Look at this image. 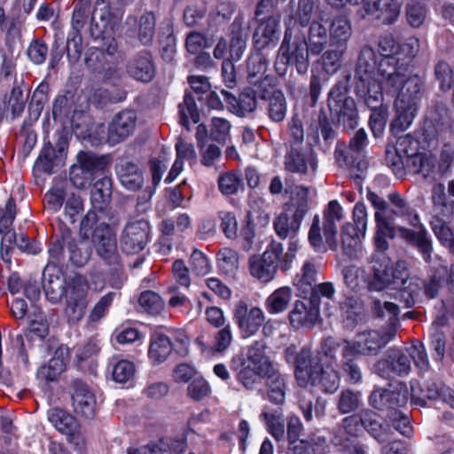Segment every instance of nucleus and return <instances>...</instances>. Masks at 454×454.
<instances>
[{
	"label": "nucleus",
	"instance_id": "obj_1",
	"mask_svg": "<svg viewBox=\"0 0 454 454\" xmlns=\"http://www.w3.org/2000/svg\"><path fill=\"white\" fill-rule=\"evenodd\" d=\"M407 64L395 57H380L369 45L360 50L355 68V93L357 98L375 107L381 92L397 89L405 81Z\"/></svg>",
	"mask_w": 454,
	"mask_h": 454
},
{
	"label": "nucleus",
	"instance_id": "obj_2",
	"mask_svg": "<svg viewBox=\"0 0 454 454\" xmlns=\"http://www.w3.org/2000/svg\"><path fill=\"white\" fill-rule=\"evenodd\" d=\"M123 8L107 0H97L90 23V33L95 41L99 42V46L93 50L90 56L85 59L89 68L97 69L98 67L92 63L93 58L98 59L104 52L114 55L118 51V43L115 34L120 28L123 17Z\"/></svg>",
	"mask_w": 454,
	"mask_h": 454
},
{
	"label": "nucleus",
	"instance_id": "obj_3",
	"mask_svg": "<svg viewBox=\"0 0 454 454\" xmlns=\"http://www.w3.org/2000/svg\"><path fill=\"white\" fill-rule=\"evenodd\" d=\"M287 359L295 362V378L301 387L310 384L325 393L333 394L340 386L338 372L332 366L323 368L317 358L312 357L309 348H302L295 356L294 348H286Z\"/></svg>",
	"mask_w": 454,
	"mask_h": 454
},
{
	"label": "nucleus",
	"instance_id": "obj_4",
	"mask_svg": "<svg viewBox=\"0 0 454 454\" xmlns=\"http://www.w3.org/2000/svg\"><path fill=\"white\" fill-rule=\"evenodd\" d=\"M425 79L414 76L397 84V89H390L387 94L395 97V118L391 122V131L397 135L410 128L418 113L419 103L423 93Z\"/></svg>",
	"mask_w": 454,
	"mask_h": 454
},
{
	"label": "nucleus",
	"instance_id": "obj_5",
	"mask_svg": "<svg viewBox=\"0 0 454 454\" xmlns=\"http://www.w3.org/2000/svg\"><path fill=\"white\" fill-rule=\"evenodd\" d=\"M286 25L283 41L278 48L275 69L279 75H285L288 66L295 67L300 74H305L309 67L305 31L294 22Z\"/></svg>",
	"mask_w": 454,
	"mask_h": 454
},
{
	"label": "nucleus",
	"instance_id": "obj_6",
	"mask_svg": "<svg viewBox=\"0 0 454 454\" xmlns=\"http://www.w3.org/2000/svg\"><path fill=\"white\" fill-rule=\"evenodd\" d=\"M367 273L369 291L398 290L399 295L409 277L404 262H399L394 267L390 259L381 252L372 254L367 266Z\"/></svg>",
	"mask_w": 454,
	"mask_h": 454
},
{
	"label": "nucleus",
	"instance_id": "obj_7",
	"mask_svg": "<svg viewBox=\"0 0 454 454\" xmlns=\"http://www.w3.org/2000/svg\"><path fill=\"white\" fill-rule=\"evenodd\" d=\"M350 74L342 76L328 93L327 105L333 119L344 129H354L358 125V113L353 98L348 96Z\"/></svg>",
	"mask_w": 454,
	"mask_h": 454
},
{
	"label": "nucleus",
	"instance_id": "obj_8",
	"mask_svg": "<svg viewBox=\"0 0 454 454\" xmlns=\"http://www.w3.org/2000/svg\"><path fill=\"white\" fill-rule=\"evenodd\" d=\"M367 143V134L364 129H358L350 139L348 146L336 147L334 156L338 164L349 169V176L355 180H362L368 168V162L362 154Z\"/></svg>",
	"mask_w": 454,
	"mask_h": 454
},
{
	"label": "nucleus",
	"instance_id": "obj_9",
	"mask_svg": "<svg viewBox=\"0 0 454 454\" xmlns=\"http://www.w3.org/2000/svg\"><path fill=\"white\" fill-rule=\"evenodd\" d=\"M439 401L454 408V390L442 381L433 379L411 384V402L412 404L425 407L429 402Z\"/></svg>",
	"mask_w": 454,
	"mask_h": 454
},
{
	"label": "nucleus",
	"instance_id": "obj_10",
	"mask_svg": "<svg viewBox=\"0 0 454 454\" xmlns=\"http://www.w3.org/2000/svg\"><path fill=\"white\" fill-rule=\"evenodd\" d=\"M354 224L346 223L341 231V245L343 253L349 258L356 256L360 238L365 236L367 230V209L364 202L356 203L353 209Z\"/></svg>",
	"mask_w": 454,
	"mask_h": 454
},
{
	"label": "nucleus",
	"instance_id": "obj_11",
	"mask_svg": "<svg viewBox=\"0 0 454 454\" xmlns=\"http://www.w3.org/2000/svg\"><path fill=\"white\" fill-rule=\"evenodd\" d=\"M284 251L283 244L272 240L262 255H254L249 261L251 275L262 283L270 282L279 267L278 258Z\"/></svg>",
	"mask_w": 454,
	"mask_h": 454
},
{
	"label": "nucleus",
	"instance_id": "obj_12",
	"mask_svg": "<svg viewBox=\"0 0 454 454\" xmlns=\"http://www.w3.org/2000/svg\"><path fill=\"white\" fill-rule=\"evenodd\" d=\"M373 372L381 379L391 380L396 377H406L411 371V359L398 348H390L383 358L373 364Z\"/></svg>",
	"mask_w": 454,
	"mask_h": 454
},
{
	"label": "nucleus",
	"instance_id": "obj_13",
	"mask_svg": "<svg viewBox=\"0 0 454 454\" xmlns=\"http://www.w3.org/2000/svg\"><path fill=\"white\" fill-rule=\"evenodd\" d=\"M359 424L380 443L387 442L391 439L390 426L383 425L381 418L371 410L363 411L360 418L349 416L342 420V427L349 434H355L356 432V429L353 430L351 427H356Z\"/></svg>",
	"mask_w": 454,
	"mask_h": 454
},
{
	"label": "nucleus",
	"instance_id": "obj_14",
	"mask_svg": "<svg viewBox=\"0 0 454 454\" xmlns=\"http://www.w3.org/2000/svg\"><path fill=\"white\" fill-rule=\"evenodd\" d=\"M441 287V278L434 275L427 282L417 277H408L404 287L401 288L400 301L411 308L422 301V297L434 299Z\"/></svg>",
	"mask_w": 454,
	"mask_h": 454
},
{
	"label": "nucleus",
	"instance_id": "obj_15",
	"mask_svg": "<svg viewBox=\"0 0 454 454\" xmlns=\"http://www.w3.org/2000/svg\"><path fill=\"white\" fill-rule=\"evenodd\" d=\"M92 243L98 255L109 265H118L120 255L117 251L114 230L106 223L98 224L92 233Z\"/></svg>",
	"mask_w": 454,
	"mask_h": 454
},
{
	"label": "nucleus",
	"instance_id": "obj_16",
	"mask_svg": "<svg viewBox=\"0 0 454 454\" xmlns=\"http://www.w3.org/2000/svg\"><path fill=\"white\" fill-rule=\"evenodd\" d=\"M150 234V223L145 220H136L125 224L121 234V246L128 254H137L145 249Z\"/></svg>",
	"mask_w": 454,
	"mask_h": 454
},
{
	"label": "nucleus",
	"instance_id": "obj_17",
	"mask_svg": "<svg viewBox=\"0 0 454 454\" xmlns=\"http://www.w3.org/2000/svg\"><path fill=\"white\" fill-rule=\"evenodd\" d=\"M391 331L366 330L357 334L350 347L358 356H376L394 338Z\"/></svg>",
	"mask_w": 454,
	"mask_h": 454
},
{
	"label": "nucleus",
	"instance_id": "obj_18",
	"mask_svg": "<svg viewBox=\"0 0 454 454\" xmlns=\"http://www.w3.org/2000/svg\"><path fill=\"white\" fill-rule=\"evenodd\" d=\"M233 319L240 329L243 338L255 334L265 320L264 313L259 307H248L239 301L233 312Z\"/></svg>",
	"mask_w": 454,
	"mask_h": 454
},
{
	"label": "nucleus",
	"instance_id": "obj_19",
	"mask_svg": "<svg viewBox=\"0 0 454 454\" xmlns=\"http://www.w3.org/2000/svg\"><path fill=\"white\" fill-rule=\"evenodd\" d=\"M409 398L406 386L400 385L394 390L375 387L370 396L369 403L377 410H389V412L404 406Z\"/></svg>",
	"mask_w": 454,
	"mask_h": 454
},
{
	"label": "nucleus",
	"instance_id": "obj_20",
	"mask_svg": "<svg viewBox=\"0 0 454 454\" xmlns=\"http://www.w3.org/2000/svg\"><path fill=\"white\" fill-rule=\"evenodd\" d=\"M72 406L74 413L91 419L96 413V396L90 387L82 380H75L72 383Z\"/></svg>",
	"mask_w": 454,
	"mask_h": 454
},
{
	"label": "nucleus",
	"instance_id": "obj_21",
	"mask_svg": "<svg viewBox=\"0 0 454 454\" xmlns=\"http://www.w3.org/2000/svg\"><path fill=\"white\" fill-rule=\"evenodd\" d=\"M137 115L133 110H124L118 113L108 127V142L116 145L130 136L137 124Z\"/></svg>",
	"mask_w": 454,
	"mask_h": 454
},
{
	"label": "nucleus",
	"instance_id": "obj_22",
	"mask_svg": "<svg viewBox=\"0 0 454 454\" xmlns=\"http://www.w3.org/2000/svg\"><path fill=\"white\" fill-rule=\"evenodd\" d=\"M413 227L415 230L400 227L399 233L405 241L418 249L426 262H430L433 254L431 236L424 224L420 223V219L419 224Z\"/></svg>",
	"mask_w": 454,
	"mask_h": 454
},
{
	"label": "nucleus",
	"instance_id": "obj_23",
	"mask_svg": "<svg viewBox=\"0 0 454 454\" xmlns=\"http://www.w3.org/2000/svg\"><path fill=\"white\" fill-rule=\"evenodd\" d=\"M302 210H298V213H296L292 208L286 207L278 214L273 220V229L276 235L281 239L296 238L305 217L302 215Z\"/></svg>",
	"mask_w": 454,
	"mask_h": 454
},
{
	"label": "nucleus",
	"instance_id": "obj_24",
	"mask_svg": "<svg viewBox=\"0 0 454 454\" xmlns=\"http://www.w3.org/2000/svg\"><path fill=\"white\" fill-rule=\"evenodd\" d=\"M279 40V20L274 16L260 19L253 35V44L257 51L276 46Z\"/></svg>",
	"mask_w": 454,
	"mask_h": 454
},
{
	"label": "nucleus",
	"instance_id": "obj_25",
	"mask_svg": "<svg viewBox=\"0 0 454 454\" xmlns=\"http://www.w3.org/2000/svg\"><path fill=\"white\" fill-rule=\"evenodd\" d=\"M406 168L414 174L420 175L425 180L434 182L440 179L437 158L431 153H419L406 160Z\"/></svg>",
	"mask_w": 454,
	"mask_h": 454
},
{
	"label": "nucleus",
	"instance_id": "obj_26",
	"mask_svg": "<svg viewBox=\"0 0 454 454\" xmlns=\"http://www.w3.org/2000/svg\"><path fill=\"white\" fill-rule=\"evenodd\" d=\"M318 317L317 303H314L310 300L308 301H296L289 313L290 325L295 329L312 328Z\"/></svg>",
	"mask_w": 454,
	"mask_h": 454
},
{
	"label": "nucleus",
	"instance_id": "obj_27",
	"mask_svg": "<svg viewBox=\"0 0 454 454\" xmlns=\"http://www.w3.org/2000/svg\"><path fill=\"white\" fill-rule=\"evenodd\" d=\"M231 42L229 43V62L238 61L243 56L248 38V25L243 14H239L231 26Z\"/></svg>",
	"mask_w": 454,
	"mask_h": 454
},
{
	"label": "nucleus",
	"instance_id": "obj_28",
	"mask_svg": "<svg viewBox=\"0 0 454 454\" xmlns=\"http://www.w3.org/2000/svg\"><path fill=\"white\" fill-rule=\"evenodd\" d=\"M343 218V208L337 200H332L328 203L324 212L323 231L325 244L331 250H337V223Z\"/></svg>",
	"mask_w": 454,
	"mask_h": 454
},
{
	"label": "nucleus",
	"instance_id": "obj_29",
	"mask_svg": "<svg viewBox=\"0 0 454 454\" xmlns=\"http://www.w3.org/2000/svg\"><path fill=\"white\" fill-rule=\"evenodd\" d=\"M115 172L121 184L128 190H139L144 184L142 170L134 161L121 158L115 164Z\"/></svg>",
	"mask_w": 454,
	"mask_h": 454
},
{
	"label": "nucleus",
	"instance_id": "obj_30",
	"mask_svg": "<svg viewBox=\"0 0 454 454\" xmlns=\"http://www.w3.org/2000/svg\"><path fill=\"white\" fill-rule=\"evenodd\" d=\"M128 74L137 81L149 82L155 75V67L148 51H140L127 64Z\"/></svg>",
	"mask_w": 454,
	"mask_h": 454
},
{
	"label": "nucleus",
	"instance_id": "obj_31",
	"mask_svg": "<svg viewBox=\"0 0 454 454\" xmlns=\"http://www.w3.org/2000/svg\"><path fill=\"white\" fill-rule=\"evenodd\" d=\"M403 0H372L367 16L380 20L384 25H390L397 20Z\"/></svg>",
	"mask_w": 454,
	"mask_h": 454
},
{
	"label": "nucleus",
	"instance_id": "obj_32",
	"mask_svg": "<svg viewBox=\"0 0 454 454\" xmlns=\"http://www.w3.org/2000/svg\"><path fill=\"white\" fill-rule=\"evenodd\" d=\"M86 291L82 286H72L66 288V314L70 322L77 323L84 316L87 301Z\"/></svg>",
	"mask_w": 454,
	"mask_h": 454
},
{
	"label": "nucleus",
	"instance_id": "obj_33",
	"mask_svg": "<svg viewBox=\"0 0 454 454\" xmlns=\"http://www.w3.org/2000/svg\"><path fill=\"white\" fill-rule=\"evenodd\" d=\"M308 163L316 170V160L303 151L302 146L290 145L285 155L286 169L298 174H304L308 169Z\"/></svg>",
	"mask_w": 454,
	"mask_h": 454
},
{
	"label": "nucleus",
	"instance_id": "obj_34",
	"mask_svg": "<svg viewBox=\"0 0 454 454\" xmlns=\"http://www.w3.org/2000/svg\"><path fill=\"white\" fill-rule=\"evenodd\" d=\"M64 244L69 254L71 262L81 267L84 265L91 255V247H90L88 239L75 240L72 238L70 231L67 230L63 232Z\"/></svg>",
	"mask_w": 454,
	"mask_h": 454
},
{
	"label": "nucleus",
	"instance_id": "obj_35",
	"mask_svg": "<svg viewBox=\"0 0 454 454\" xmlns=\"http://www.w3.org/2000/svg\"><path fill=\"white\" fill-rule=\"evenodd\" d=\"M328 33L332 45L337 48H347L353 31L351 22L348 17L338 15L333 18Z\"/></svg>",
	"mask_w": 454,
	"mask_h": 454
},
{
	"label": "nucleus",
	"instance_id": "obj_36",
	"mask_svg": "<svg viewBox=\"0 0 454 454\" xmlns=\"http://www.w3.org/2000/svg\"><path fill=\"white\" fill-rule=\"evenodd\" d=\"M68 356V350L65 348H59L48 364L43 365L37 371V378L45 381H54L66 369Z\"/></svg>",
	"mask_w": 454,
	"mask_h": 454
},
{
	"label": "nucleus",
	"instance_id": "obj_37",
	"mask_svg": "<svg viewBox=\"0 0 454 454\" xmlns=\"http://www.w3.org/2000/svg\"><path fill=\"white\" fill-rule=\"evenodd\" d=\"M309 52L319 55L328 45L330 35L325 26L318 21H313L305 32Z\"/></svg>",
	"mask_w": 454,
	"mask_h": 454
},
{
	"label": "nucleus",
	"instance_id": "obj_38",
	"mask_svg": "<svg viewBox=\"0 0 454 454\" xmlns=\"http://www.w3.org/2000/svg\"><path fill=\"white\" fill-rule=\"evenodd\" d=\"M112 179L104 176L98 178L91 189V204L95 210L103 211L106 209L112 197Z\"/></svg>",
	"mask_w": 454,
	"mask_h": 454
},
{
	"label": "nucleus",
	"instance_id": "obj_39",
	"mask_svg": "<svg viewBox=\"0 0 454 454\" xmlns=\"http://www.w3.org/2000/svg\"><path fill=\"white\" fill-rule=\"evenodd\" d=\"M356 356L358 355L355 353L354 349L350 347V344H345L343 348V362L341 364V370L346 381L352 385H357L363 381L362 370L355 360Z\"/></svg>",
	"mask_w": 454,
	"mask_h": 454
},
{
	"label": "nucleus",
	"instance_id": "obj_40",
	"mask_svg": "<svg viewBox=\"0 0 454 454\" xmlns=\"http://www.w3.org/2000/svg\"><path fill=\"white\" fill-rule=\"evenodd\" d=\"M48 419L58 431L68 436H74L78 431L79 426L75 418L61 409L50 410Z\"/></svg>",
	"mask_w": 454,
	"mask_h": 454
},
{
	"label": "nucleus",
	"instance_id": "obj_41",
	"mask_svg": "<svg viewBox=\"0 0 454 454\" xmlns=\"http://www.w3.org/2000/svg\"><path fill=\"white\" fill-rule=\"evenodd\" d=\"M268 392V400L276 404L281 405L286 399V375L279 371L265 379Z\"/></svg>",
	"mask_w": 454,
	"mask_h": 454
},
{
	"label": "nucleus",
	"instance_id": "obj_42",
	"mask_svg": "<svg viewBox=\"0 0 454 454\" xmlns=\"http://www.w3.org/2000/svg\"><path fill=\"white\" fill-rule=\"evenodd\" d=\"M260 419L265 424L267 431L277 442L285 441V420L281 411L276 410L274 412L263 411L260 415Z\"/></svg>",
	"mask_w": 454,
	"mask_h": 454
},
{
	"label": "nucleus",
	"instance_id": "obj_43",
	"mask_svg": "<svg viewBox=\"0 0 454 454\" xmlns=\"http://www.w3.org/2000/svg\"><path fill=\"white\" fill-rule=\"evenodd\" d=\"M432 201L436 215L450 217L454 213V201L447 197L443 184L436 183L433 185Z\"/></svg>",
	"mask_w": 454,
	"mask_h": 454
},
{
	"label": "nucleus",
	"instance_id": "obj_44",
	"mask_svg": "<svg viewBox=\"0 0 454 454\" xmlns=\"http://www.w3.org/2000/svg\"><path fill=\"white\" fill-rule=\"evenodd\" d=\"M342 276L347 286L354 292L369 290L367 268H358L355 265L345 266L342 270Z\"/></svg>",
	"mask_w": 454,
	"mask_h": 454
},
{
	"label": "nucleus",
	"instance_id": "obj_45",
	"mask_svg": "<svg viewBox=\"0 0 454 454\" xmlns=\"http://www.w3.org/2000/svg\"><path fill=\"white\" fill-rule=\"evenodd\" d=\"M256 107L255 95L252 90H245L238 98L229 93V111L238 116H245Z\"/></svg>",
	"mask_w": 454,
	"mask_h": 454
},
{
	"label": "nucleus",
	"instance_id": "obj_46",
	"mask_svg": "<svg viewBox=\"0 0 454 454\" xmlns=\"http://www.w3.org/2000/svg\"><path fill=\"white\" fill-rule=\"evenodd\" d=\"M293 297L290 287L282 286L276 289L265 301V309L270 314H278L285 311Z\"/></svg>",
	"mask_w": 454,
	"mask_h": 454
},
{
	"label": "nucleus",
	"instance_id": "obj_47",
	"mask_svg": "<svg viewBox=\"0 0 454 454\" xmlns=\"http://www.w3.org/2000/svg\"><path fill=\"white\" fill-rule=\"evenodd\" d=\"M419 50V41L418 38L410 37L403 43L399 45L397 56H394L397 59L398 62L407 64V70L405 71L406 80L414 76H420L417 74H412L411 61L416 57Z\"/></svg>",
	"mask_w": 454,
	"mask_h": 454
},
{
	"label": "nucleus",
	"instance_id": "obj_48",
	"mask_svg": "<svg viewBox=\"0 0 454 454\" xmlns=\"http://www.w3.org/2000/svg\"><path fill=\"white\" fill-rule=\"evenodd\" d=\"M432 231L439 242L454 254V234L441 215H433L430 221Z\"/></svg>",
	"mask_w": 454,
	"mask_h": 454
},
{
	"label": "nucleus",
	"instance_id": "obj_49",
	"mask_svg": "<svg viewBox=\"0 0 454 454\" xmlns=\"http://www.w3.org/2000/svg\"><path fill=\"white\" fill-rule=\"evenodd\" d=\"M317 271L314 264L309 262H304L301 272L294 278V284L301 295L307 296L311 293L312 288L317 285Z\"/></svg>",
	"mask_w": 454,
	"mask_h": 454
},
{
	"label": "nucleus",
	"instance_id": "obj_50",
	"mask_svg": "<svg viewBox=\"0 0 454 454\" xmlns=\"http://www.w3.org/2000/svg\"><path fill=\"white\" fill-rule=\"evenodd\" d=\"M267 115L273 122H281L285 120L287 112V103L284 93L274 90L268 98L266 107Z\"/></svg>",
	"mask_w": 454,
	"mask_h": 454
},
{
	"label": "nucleus",
	"instance_id": "obj_51",
	"mask_svg": "<svg viewBox=\"0 0 454 454\" xmlns=\"http://www.w3.org/2000/svg\"><path fill=\"white\" fill-rule=\"evenodd\" d=\"M388 200L394 206L393 213L400 217L406 219L411 226L419 224V215L409 203L397 192L388 194Z\"/></svg>",
	"mask_w": 454,
	"mask_h": 454
},
{
	"label": "nucleus",
	"instance_id": "obj_52",
	"mask_svg": "<svg viewBox=\"0 0 454 454\" xmlns=\"http://www.w3.org/2000/svg\"><path fill=\"white\" fill-rule=\"evenodd\" d=\"M340 308L344 315V323L348 327L358 325L364 318L362 303L356 297H347Z\"/></svg>",
	"mask_w": 454,
	"mask_h": 454
},
{
	"label": "nucleus",
	"instance_id": "obj_53",
	"mask_svg": "<svg viewBox=\"0 0 454 454\" xmlns=\"http://www.w3.org/2000/svg\"><path fill=\"white\" fill-rule=\"evenodd\" d=\"M374 217L376 222V233L374 236V242L376 247L382 253L388 247L387 239H393L395 233L393 226L387 222V220L381 215L380 212L377 211Z\"/></svg>",
	"mask_w": 454,
	"mask_h": 454
},
{
	"label": "nucleus",
	"instance_id": "obj_54",
	"mask_svg": "<svg viewBox=\"0 0 454 454\" xmlns=\"http://www.w3.org/2000/svg\"><path fill=\"white\" fill-rule=\"evenodd\" d=\"M384 96L381 92V100L375 107L369 105L367 102L364 104L372 110V114L369 118V124L371 130L375 137L382 136L387 118V107L383 105Z\"/></svg>",
	"mask_w": 454,
	"mask_h": 454
},
{
	"label": "nucleus",
	"instance_id": "obj_55",
	"mask_svg": "<svg viewBox=\"0 0 454 454\" xmlns=\"http://www.w3.org/2000/svg\"><path fill=\"white\" fill-rule=\"evenodd\" d=\"M172 352V343L166 335H159L149 347V358L154 364L163 363Z\"/></svg>",
	"mask_w": 454,
	"mask_h": 454
},
{
	"label": "nucleus",
	"instance_id": "obj_56",
	"mask_svg": "<svg viewBox=\"0 0 454 454\" xmlns=\"http://www.w3.org/2000/svg\"><path fill=\"white\" fill-rule=\"evenodd\" d=\"M77 163L94 178L106 167L105 157L98 156L90 152H80L77 155Z\"/></svg>",
	"mask_w": 454,
	"mask_h": 454
},
{
	"label": "nucleus",
	"instance_id": "obj_57",
	"mask_svg": "<svg viewBox=\"0 0 454 454\" xmlns=\"http://www.w3.org/2000/svg\"><path fill=\"white\" fill-rule=\"evenodd\" d=\"M346 48L326 50L322 52L319 63L322 69L328 74L337 73L342 65V58Z\"/></svg>",
	"mask_w": 454,
	"mask_h": 454
},
{
	"label": "nucleus",
	"instance_id": "obj_58",
	"mask_svg": "<svg viewBox=\"0 0 454 454\" xmlns=\"http://www.w3.org/2000/svg\"><path fill=\"white\" fill-rule=\"evenodd\" d=\"M269 61L262 53L256 52L247 59V82L254 83L266 74Z\"/></svg>",
	"mask_w": 454,
	"mask_h": 454
},
{
	"label": "nucleus",
	"instance_id": "obj_59",
	"mask_svg": "<svg viewBox=\"0 0 454 454\" xmlns=\"http://www.w3.org/2000/svg\"><path fill=\"white\" fill-rule=\"evenodd\" d=\"M407 356L411 358L415 367L418 369L419 374L428 372L430 370V364L427 349L423 343L420 341L413 342L409 348H406Z\"/></svg>",
	"mask_w": 454,
	"mask_h": 454
},
{
	"label": "nucleus",
	"instance_id": "obj_60",
	"mask_svg": "<svg viewBox=\"0 0 454 454\" xmlns=\"http://www.w3.org/2000/svg\"><path fill=\"white\" fill-rule=\"evenodd\" d=\"M178 108L180 123L187 129H190L189 120H192L194 123L199 122L200 114L195 99L190 93L184 95V100L179 104Z\"/></svg>",
	"mask_w": 454,
	"mask_h": 454
},
{
	"label": "nucleus",
	"instance_id": "obj_61",
	"mask_svg": "<svg viewBox=\"0 0 454 454\" xmlns=\"http://www.w3.org/2000/svg\"><path fill=\"white\" fill-rule=\"evenodd\" d=\"M51 266L50 264L46 265L43 272V286L47 298L53 303L58 302L61 297L66 295V289L64 288L63 281L56 277L53 278H46V273L50 271Z\"/></svg>",
	"mask_w": 454,
	"mask_h": 454
},
{
	"label": "nucleus",
	"instance_id": "obj_62",
	"mask_svg": "<svg viewBox=\"0 0 454 454\" xmlns=\"http://www.w3.org/2000/svg\"><path fill=\"white\" fill-rule=\"evenodd\" d=\"M362 394L349 388L343 389L338 399L337 408L341 414L356 411L361 404Z\"/></svg>",
	"mask_w": 454,
	"mask_h": 454
},
{
	"label": "nucleus",
	"instance_id": "obj_63",
	"mask_svg": "<svg viewBox=\"0 0 454 454\" xmlns=\"http://www.w3.org/2000/svg\"><path fill=\"white\" fill-rule=\"evenodd\" d=\"M90 0H79L74 8L71 26L72 32L80 33L88 22L90 14L91 15Z\"/></svg>",
	"mask_w": 454,
	"mask_h": 454
},
{
	"label": "nucleus",
	"instance_id": "obj_64",
	"mask_svg": "<svg viewBox=\"0 0 454 454\" xmlns=\"http://www.w3.org/2000/svg\"><path fill=\"white\" fill-rule=\"evenodd\" d=\"M427 9L422 0H410L406 6L408 23L413 27H419L425 21Z\"/></svg>",
	"mask_w": 454,
	"mask_h": 454
}]
</instances>
